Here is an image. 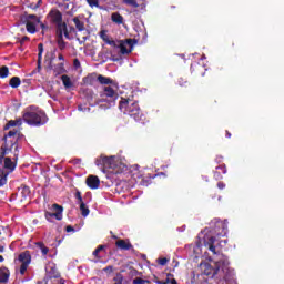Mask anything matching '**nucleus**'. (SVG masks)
I'll return each mask as SVG.
<instances>
[{
    "mask_svg": "<svg viewBox=\"0 0 284 284\" xmlns=\"http://www.w3.org/2000/svg\"><path fill=\"white\" fill-rule=\"evenodd\" d=\"M23 125V119L18 118L16 120H10L6 125L4 130L10 128H18L10 130L8 134L4 135V145L1 148L2 154H13V159L17 161L19 159V150L21 149V141H23V135L19 128Z\"/></svg>",
    "mask_w": 284,
    "mask_h": 284,
    "instance_id": "f257e3e1",
    "label": "nucleus"
},
{
    "mask_svg": "<svg viewBox=\"0 0 284 284\" xmlns=\"http://www.w3.org/2000/svg\"><path fill=\"white\" fill-rule=\"evenodd\" d=\"M97 79L99 83L103 85L98 103H105V109L112 108V105L116 103V99H119V83L112 78L101 74H99Z\"/></svg>",
    "mask_w": 284,
    "mask_h": 284,
    "instance_id": "f03ea898",
    "label": "nucleus"
},
{
    "mask_svg": "<svg viewBox=\"0 0 284 284\" xmlns=\"http://www.w3.org/2000/svg\"><path fill=\"white\" fill-rule=\"evenodd\" d=\"M95 165L101 168L102 172L106 174L108 179H114L115 176H119V174L128 172V164H125L121 158L115 155H101L95 161Z\"/></svg>",
    "mask_w": 284,
    "mask_h": 284,
    "instance_id": "7ed1b4c3",
    "label": "nucleus"
},
{
    "mask_svg": "<svg viewBox=\"0 0 284 284\" xmlns=\"http://www.w3.org/2000/svg\"><path fill=\"white\" fill-rule=\"evenodd\" d=\"M22 119L28 125H45L48 123V115L34 106L27 109Z\"/></svg>",
    "mask_w": 284,
    "mask_h": 284,
    "instance_id": "20e7f679",
    "label": "nucleus"
},
{
    "mask_svg": "<svg viewBox=\"0 0 284 284\" xmlns=\"http://www.w3.org/2000/svg\"><path fill=\"white\" fill-rule=\"evenodd\" d=\"M14 161H17L13 158ZM17 168V162H13L10 158H0V187L1 185H6L8 181V175L11 172H14V169Z\"/></svg>",
    "mask_w": 284,
    "mask_h": 284,
    "instance_id": "39448f33",
    "label": "nucleus"
},
{
    "mask_svg": "<svg viewBox=\"0 0 284 284\" xmlns=\"http://www.w3.org/2000/svg\"><path fill=\"white\" fill-rule=\"evenodd\" d=\"M119 109L123 114H129L134 119H139V114H141V109L139 108V103L132 100L122 99L119 104Z\"/></svg>",
    "mask_w": 284,
    "mask_h": 284,
    "instance_id": "423d86ee",
    "label": "nucleus"
},
{
    "mask_svg": "<svg viewBox=\"0 0 284 284\" xmlns=\"http://www.w3.org/2000/svg\"><path fill=\"white\" fill-rule=\"evenodd\" d=\"M16 263V272H19L21 276L28 272V267L30 266V263H32V256L30 255V252L26 251L19 254L18 258L14 260Z\"/></svg>",
    "mask_w": 284,
    "mask_h": 284,
    "instance_id": "0eeeda50",
    "label": "nucleus"
},
{
    "mask_svg": "<svg viewBox=\"0 0 284 284\" xmlns=\"http://www.w3.org/2000/svg\"><path fill=\"white\" fill-rule=\"evenodd\" d=\"M215 267L212 266V264L209 263H202L201 267L205 276H210L211 278H214L216 274H220L223 272V267H225V261H216L214 263Z\"/></svg>",
    "mask_w": 284,
    "mask_h": 284,
    "instance_id": "6e6552de",
    "label": "nucleus"
},
{
    "mask_svg": "<svg viewBox=\"0 0 284 284\" xmlns=\"http://www.w3.org/2000/svg\"><path fill=\"white\" fill-rule=\"evenodd\" d=\"M44 217L49 223H52V219H57V221H61L63 219V206L59 204H52L49 206V211L44 212Z\"/></svg>",
    "mask_w": 284,
    "mask_h": 284,
    "instance_id": "1a4fd4ad",
    "label": "nucleus"
},
{
    "mask_svg": "<svg viewBox=\"0 0 284 284\" xmlns=\"http://www.w3.org/2000/svg\"><path fill=\"white\" fill-rule=\"evenodd\" d=\"M113 48H119L121 54H130L134 48V43H132V39L118 40L115 44H113Z\"/></svg>",
    "mask_w": 284,
    "mask_h": 284,
    "instance_id": "9d476101",
    "label": "nucleus"
},
{
    "mask_svg": "<svg viewBox=\"0 0 284 284\" xmlns=\"http://www.w3.org/2000/svg\"><path fill=\"white\" fill-rule=\"evenodd\" d=\"M85 21H88L85 16H78L73 18V23L78 32H85V34H89L88 29L85 28Z\"/></svg>",
    "mask_w": 284,
    "mask_h": 284,
    "instance_id": "9b49d317",
    "label": "nucleus"
},
{
    "mask_svg": "<svg viewBox=\"0 0 284 284\" xmlns=\"http://www.w3.org/2000/svg\"><path fill=\"white\" fill-rule=\"evenodd\" d=\"M49 19L55 26H59L60 23H63V14H61V11H59L57 9H52L49 12Z\"/></svg>",
    "mask_w": 284,
    "mask_h": 284,
    "instance_id": "f8f14e48",
    "label": "nucleus"
},
{
    "mask_svg": "<svg viewBox=\"0 0 284 284\" xmlns=\"http://www.w3.org/2000/svg\"><path fill=\"white\" fill-rule=\"evenodd\" d=\"M85 183L88 187H90V190H99V186L101 185V180H99V176L97 175H89Z\"/></svg>",
    "mask_w": 284,
    "mask_h": 284,
    "instance_id": "ddd939ff",
    "label": "nucleus"
},
{
    "mask_svg": "<svg viewBox=\"0 0 284 284\" xmlns=\"http://www.w3.org/2000/svg\"><path fill=\"white\" fill-rule=\"evenodd\" d=\"M57 37H65L67 39L68 37H70V34L68 33V26H65V22H60V24H57Z\"/></svg>",
    "mask_w": 284,
    "mask_h": 284,
    "instance_id": "4468645a",
    "label": "nucleus"
},
{
    "mask_svg": "<svg viewBox=\"0 0 284 284\" xmlns=\"http://www.w3.org/2000/svg\"><path fill=\"white\" fill-rule=\"evenodd\" d=\"M115 246L119 250H132V243H130V240H118L115 242Z\"/></svg>",
    "mask_w": 284,
    "mask_h": 284,
    "instance_id": "2eb2a0df",
    "label": "nucleus"
},
{
    "mask_svg": "<svg viewBox=\"0 0 284 284\" xmlns=\"http://www.w3.org/2000/svg\"><path fill=\"white\" fill-rule=\"evenodd\" d=\"M100 38L102 39V41H104V43H106L108 45H112V48H114V45H116V41L111 40L110 36H108V31L102 30L100 31Z\"/></svg>",
    "mask_w": 284,
    "mask_h": 284,
    "instance_id": "dca6fc26",
    "label": "nucleus"
},
{
    "mask_svg": "<svg viewBox=\"0 0 284 284\" xmlns=\"http://www.w3.org/2000/svg\"><path fill=\"white\" fill-rule=\"evenodd\" d=\"M45 270H47L45 278H59V271H57L55 266L48 265Z\"/></svg>",
    "mask_w": 284,
    "mask_h": 284,
    "instance_id": "f3484780",
    "label": "nucleus"
},
{
    "mask_svg": "<svg viewBox=\"0 0 284 284\" xmlns=\"http://www.w3.org/2000/svg\"><path fill=\"white\" fill-rule=\"evenodd\" d=\"M8 278H10V270L7 267L0 268V283H8Z\"/></svg>",
    "mask_w": 284,
    "mask_h": 284,
    "instance_id": "a211bd4d",
    "label": "nucleus"
},
{
    "mask_svg": "<svg viewBox=\"0 0 284 284\" xmlns=\"http://www.w3.org/2000/svg\"><path fill=\"white\" fill-rule=\"evenodd\" d=\"M215 241L216 239L211 236V237H207V240H205L204 242L205 247H209L210 252H213L214 254H216V246H214Z\"/></svg>",
    "mask_w": 284,
    "mask_h": 284,
    "instance_id": "6ab92c4d",
    "label": "nucleus"
},
{
    "mask_svg": "<svg viewBox=\"0 0 284 284\" xmlns=\"http://www.w3.org/2000/svg\"><path fill=\"white\" fill-rule=\"evenodd\" d=\"M61 81L65 88V90H70L71 88H74V82H72V79H70L68 75H62Z\"/></svg>",
    "mask_w": 284,
    "mask_h": 284,
    "instance_id": "aec40b11",
    "label": "nucleus"
},
{
    "mask_svg": "<svg viewBox=\"0 0 284 284\" xmlns=\"http://www.w3.org/2000/svg\"><path fill=\"white\" fill-rule=\"evenodd\" d=\"M111 20L113 23H118V26H121L123 23V16H121L119 12H114L111 16Z\"/></svg>",
    "mask_w": 284,
    "mask_h": 284,
    "instance_id": "412c9836",
    "label": "nucleus"
},
{
    "mask_svg": "<svg viewBox=\"0 0 284 284\" xmlns=\"http://www.w3.org/2000/svg\"><path fill=\"white\" fill-rule=\"evenodd\" d=\"M9 85H11L12 88H19V85H21V79L19 77L11 78L9 81Z\"/></svg>",
    "mask_w": 284,
    "mask_h": 284,
    "instance_id": "4be33fe9",
    "label": "nucleus"
},
{
    "mask_svg": "<svg viewBox=\"0 0 284 284\" xmlns=\"http://www.w3.org/2000/svg\"><path fill=\"white\" fill-rule=\"evenodd\" d=\"M27 32H30V34H34L37 32V24H34L31 21L27 22Z\"/></svg>",
    "mask_w": 284,
    "mask_h": 284,
    "instance_id": "5701e85b",
    "label": "nucleus"
},
{
    "mask_svg": "<svg viewBox=\"0 0 284 284\" xmlns=\"http://www.w3.org/2000/svg\"><path fill=\"white\" fill-rule=\"evenodd\" d=\"M10 74V70L8 67L3 65L0 68V79H7V77Z\"/></svg>",
    "mask_w": 284,
    "mask_h": 284,
    "instance_id": "b1692460",
    "label": "nucleus"
},
{
    "mask_svg": "<svg viewBox=\"0 0 284 284\" xmlns=\"http://www.w3.org/2000/svg\"><path fill=\"white\" fill-rule=\"evenodd\" d=\"M37 246L41 250V253L43 254V256H47L48 252H50V248H48L45 244H43V242H38Z\"/></svg>",
    "mask_w": 284,
    "mask_h": 284,
    "instance_id": "393cba45",
    "label": "nucleus"
},
{
    "mask_svg": "<svg viewBox=\"0 0 284 284\" xmlns=\"http://www.w3.org/2000/svg\"><path fill=\"white\" fill-rule=\"evenodd\" d=\"M123 3H125L126 6H131V8H139V6H141V3L139 2V0H122Z\"/></svg>",
    "mask_w": 284,
    "mask_h": 284,
    "instance_id": "a878e982",
    "label": "nucleus"
},
{
    "mask_svg": "<svg viewBox=\"0 0 284 284\" xmlns=\"http://www.w3.org/2000/svg\"><path fill=\"white\" fill-rule=\"evenodd\" d=\"M80 212H81L82 216H88V214H90V209H88L85 206V203L81 202Z\"/></svg>",
    "mask_w": 284,
    "mask_h": 284,
    "instance_id": "bb28decb",
    "label": "nucleus"
},
{
    "mask_svg": "<svg viewBox=\"0 0 284 284\" xmlns=\"http://www.w3.org/2000/svg\"><path fill=\"white\" fill-rule=\"evenodd\" d=\"M55 72H58V74H63V72H65V67L63 65V62L59 63L55 67Z\"/></svg>",
    "mask_w": 284,
    "mask_h": 284,
    "instance_id": "cd10ccee",
    "label": "nucleus"
},
{
    "mask_svg": "<svg viewBox=\"0 0 284 284\" xmlns=\"http://www.w3.org/2000/svg\"><path fill=\"white\" fill-rule=\"evenodd\" d=\"M113 281H114V284H123V275L121 273H118L113 278Z\"/></svg>",
    "mask_w": 284,
    "mask_h": 284,
    "instance_id": "c85d7f7f",
    "label": "nucleus"
},
{
    "mask_svg": "<svg viewBox=\"0 0 284 284\" xmlns=\"http://www.w3.org/2000/svg\"><path fill=\"white\" fill-rule=\"evenodd\" d=\"M103 252V245H99L94 251H93V256H95V258H101V256H99V253Z\"/></svg>",
    "mask_w": 284,
    "mask_h": 284,
    "instance_id": "c756f323",
    "label": "nucleus"
},
{
    "mask_svg": "<svg viewBox=\"0 0 284 284\" xmlns=\"http://www.w3.org/2000/svg\"><path fill=\"white\" fill-rule=\"evenodd\" d=\"M159 284H178L174 277L168 276L165 282H158Z\"/></svg>",
    "mask_w": 284,
    "mask_h": 284,
    "instance_id": "7c9ffc66",
    "label": "nucleus"
},
{
    "mask_svg": "<svg viewBox=\"0 0 284 284\" xmlns=\"http://www.w3.org/2000/svg\"><path fill=\"white\" fill-rule=\"evenodd\" d=\"M90 8H99V0H87Z\"/></svg>",
    "mask_w": 284,
    "mask_h": 284,
    "instance_id": "2f4dec72",
    "label": "nucleus"
},
{
    "mask_svg": "<svg viewBox=\"0 0 284 284\" xmlns=\"http://www.w3.org/2000/svg\"><path fill=\"white\" fill-rule=\"evenodd\" d=\"M58 47L61 50H65V41H63V38H58Z\"/></svg>",
    "mask_w": 284,
    "mask_h": 284,
    "instance_id": "473e14b6",
    "label": "nucleus"
},
{
    "mask_svg": "<svg viewBox=\"0 0 284 284\" xmlns=\"http://www.w3.org/2000/svg\"><path fill=\"white\" fill-rule=\"evenodd\" d=\"M42 3H43V0H38L37 4H31L32 10H37L38 8H41Z\"/></svg>",
    "mask_w": 284,
    "mask_h": 284,
    "instance_id": "72a5a7b5",
    "label": "nucleus"
},
{
    "mask_svg": "<svg viewBox=\"0 0 284 284\" xmlns=\"http://www.w3.org/2000/svg\"><path fill=\"white\" fill-rule=\"evenodd\" d=\"M75 199H78V203H79V205H81V203H83V197L81 196V192H77L75 193Z\"/></svg>",
    "mask_w": 284,
    "mask_h": 284,
    "instance_id": "f704fd0d",
    "label": "nucleus"
},
{
    "mask_svg": "<svg viewBox=\"0 0 284 284\" xmlns=\"http://www.w3.org/2000/svg\"><path fill=\"white\" fill-rule=\"evenodd\" d=\"M21 194H24L26 196H30V189H29L28 186H24V187L22 189Z\"/></svg>",
    "mask_w": 284,
    "mask_h": 284,
    "instance_id": "c9c22d12",
    "label": "nucleus"
},
{
    "mask_svg": "<svg viewBox=\"0 0 284 284\" xmlns=\"http://www.w3.org/2000/svg\"><path fill=\"white\" fill-rule=\"evenodd\" d=\"M159 265H168V258L162 257L158 260Z\"/></svg>",
    "mask_w": 284,
    "mask_h": 284,
    "instance_id": "e433bc0d",
    "label": "nucleus"
},
{
    "mask_svg": "<svg viewBox=\"0 0 284 284\" xmlns=\"http://www.w3.org/2000/svg\"><path fill=\"white\" fill-rule=\"evenodd\" d=\"M38 49H39V61H41V54H43V44H39Z\"/></svg>",
    "mask_w": 284,
    "mask_h": 284,
    "instance_id": "4c0bfd02",
    "label": "nucleus"
},
{
    "mask_svg": "<svg viewBox=\"0 0 284 284\" xmlns=\"http://www.w3.org/2000/svg\"><path fill=\"white\" fill-rule=\"evenodd\" d=\"M103 272H106L108 274H112V272H114V268L112 266H106L105 268H103Z\"/></svg>",
    "mask_w": 284,
    "mask_h": 284,
    "instance_id": "58836bf2",
    "label": "nucleus"
},
{
    "mask_svg": "<svg viewBox=\"0 0 284 284\" xmlns=\"http://www.w3.org/2000/svg\"><path fill=\"white\" fill-rule=\"evenodd\" d=\"M73 65H74V68H81V62L79 61V59H75L73 61Z\"/></svg>",
    "mask_w": 284,
    "mask_h": 284,
    "instance_id": "ea45409f",
    "label": "nucleus"
},
{
    "mask_svg": "<svg viewBox=\"0 0 284 284\" xmlns=\"http://www.w3.org/2000/svg\"><path fill=\"white\" fill-rule=\"evenodd\" d=\"M134 284H145V281L138 277L134 280Z\"/></svg>",
    "mask_w": 284,
    "mask_h": 284,
    "instance_id": "a19ab883",
    "label": "nucleus"
},
{
    "mask_svg": "<svg viewBox=\"0 0 284 284\" xmlns=\"http://www.w3.org/2000/svg\"><path fill=\"white\" fill-rule=\"evenodd\" d=\"M217 187H219L220 190H223V189L225 187V184H224L223 182H220V183L217 184Z\"/></svg>",
    "mask_w": 284,
    "mask_h": 284,
    "instance_id": "79ce46f5",
    "label": "nucleus"
},
{
    "mask_svg": "<svg viewBox=\"0 0 284 284\" xmlns=\"http://www.w3.org/2000/svg\"><path fill=\"white\" fill-rule=\"evenodd\" d=\"M217 170H222L223 174H225L227 171L225 170V166H219Z\"/></svg>",
    "mask_w": 284,
    "mask_h": 284,
    "instance_id": "37998d69",
    "label": "nucleus"
},
{
    "mask_svg": "<svg viewBox=\"0 0 284 284\" xmlns=\"http://www.w3.org/2000/svg\"><path fill=\"white\" fill-rule=\"evenodd\" d=\"M58 59H59V61H63L64 60L63 54H59Z\"/></svg>",
    "mask_w": 284,
    "mask_h": 284,
    "instance_id": "c03bdc74",
    "label": "nucleus"
},
{
    "mask_svg": "<svg viewBox=\"0 0 284 284\" xmlns=\"http://www.w3.org/2000/svg\"><path fill=\"white\" fill-rule=\"evenodd\" d=\"M4 250H6V247L0 245V254H3Z\"/></svg>",
    "mask_w": 284,
    "mask_h": 284,
    "instance_id": "a18cd8bd",
    "label": "nucleus"
},
{
    "mask_svg": "<svg viewBox=\"0 0 284 284\" xmlns=\"http://www.w3.org/2000/svg\"><path fill=\"white\" fill-rule=\"evenodd\" d=\"M28 39H29L28 37H23L21 42L23 43L24 41H28Z\"/></svg>",
    "mask_w": 284,
    "mask_h": 284,
    "instance_id": "49530a36",
    "label": "nucleus"
},
{
    "mask_svg": "<svg viewBox=\"0 0 284 284\" xmlns=\"http://www.w3.org/2000/svg\"><path fill=\"white\" fill-rule=\"evenodd\" d=\"M29 19H37V16L31 14L29 16Z\"/></svg>",
    "mask_w": 284,
    "mask_h": 284,
    "instance_id": "de8ad7c7",
    "label": "nucleus"
},
{
    "mask_svg": "<svg viewBox=\"0 0 284 284\" xmlns=\"http://www.w3.org/2000/svg\"><path fill=\"white\" fill-rule=\"evenodd\" d=\"M4 258L0 255V263H3Z\"/></svg>",
    "mask_w": 284,
    "mask_h": 284,
    "instance_id": "09e8293b",
    "label": "nucleus"
},
{
    "mask_svg": "<svg viewBox=\"0 0 284 284\" xmlns=\"http://www.w3.org/2000/svg\"><path fill=\"white\" fill-rule=\"evenodd\" d=\"M227 138L230 139L232 134L230 132H226Z\"/></svg>",
    "mask_w": 284,
    "mask_h": 284,
    "instance_id": "8fccbe9b",
    "label": "nucleus"
},
{
    "mask_svg": "<svg viewBox=\"0 0 284 284\" xmlns=\"http://www.w3.org/2000/svg\"><path fill=\"white\" fill-rule=\"evenodd\" d=\"M71 230H72L71 226H68V227H67V232H70Z\"/></svg>",
    "mask_w": 284,
    "mask_h": 284,
    "instance_id": "3c124183",
    "label": "nucleus"
},
{
    "mask_svg": "<svg viewBox=\"0 0 284 284\" xmlns=\"http://www.w3.org/2000/svg\"><path fill=\"white\" fill-rule=\"evenodd\" d=\"M41 28H45V24H41Z\"/></svg>",
    "mask_w": 284,
    "mask_h": 284,
    "instance_id": "603ef678",
    "label": "nucleus"
},
{
    "mask_svg": "<svg viewBox=\"0 0 284 284\" xmlns=\"http://www.w3.org/2000/svg\"><path fill=\"white\" fill-rule=\"evenodd\" d=\"M83 39H88V36L83 37Z\"/></svg>",
    "mask_w": 284,
    "mask_h": 284,
    "instance_id": "864d4df0",
    "label": "nucleus"
},
{
    "mask_svg": "<svg viewBox=\"0 0 284 284\" xmlns=\"http://www.w3.org/2000/svg\"><path fill=\"white\" fill-rule=\"evenodd\" d=\"M113 239H118L116 235H113Z\"/></svg>",
    "mask_w": 284,
    "mask_h": 284,
    "instance_id": "5fc2aeb1",
    "label": "nucleus"
},
{
    "mask_svg": "<svg viewBox=\"0 0 284 284\" xmlns=\"http://www.w3.org/2000/svg\"><path fill=\"white\" fill-rule=\"evenodd\" d=\"M60 284H65L64 282H60Z\"/></svg>",
    "mask_w": 284,
    "mask_h": 284,
    "instance_id": "6e6d98bb",
    "label": "nucleus"
}]
</instances>
